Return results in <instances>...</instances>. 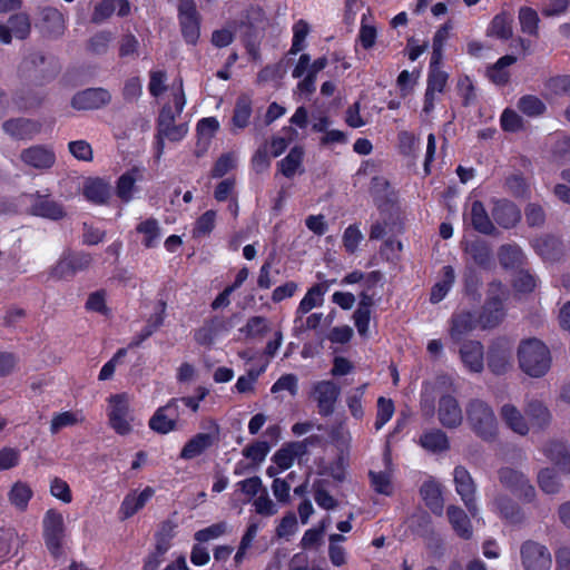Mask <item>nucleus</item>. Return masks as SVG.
Segmentation results:
<instances>
[{
    "label": "nucleus",
    "instance_id": "nucleus-1",
    "mask_svg": "<svg viewBox=\"0 0 570 570\" xmlns=\"http://www.w3.org/2000/svg\"><path fill=\"white\" fill-rule=\"evenodd\" d=\"M169 100L161 105L156 119V134L154 141V163L158 164L165 149V140L178 142L188 134L187 121H183L181 114L186 105L183 85L171 91Z\"/></svg>",
    "mask_w": 570,
    "mask_h": 570
},
{
    "label": "nucleus",
    "instance_id": "nucleus-2",
    "mask_svg": "<svg viewBox=\"0 0 570 570\" xmlns=\"http://www.w3.org/2000/svg\"><path fill=\"white\" fill-rule=\"evenodd\" d=\"M465 420L470 430L483 441H493L498 435L499 424L492 406L484 400L474 397L466 402Z\"/></svg>",
    "mask_w": 570,
    "mask_h": 570
},
{
    "label": "nucleus",
    "instance_id": "nucleus-3",
    "mask_svg": "<svg viewBox=\"0 0 570 570\" xmlns=\"http://www.w3.org/2000/svg\"><path fill=\"white\" fill-rule=\"evenodd\" d=\"M520 368L531 377H542L551 366V354L547 345L538 338H527L518 347Z\"/></svg>",
    "mask_w": 570,
    "mask_h": 570
},
{
    "label": "nucleus",
    "instance_id": "nucleus-4",
    "mask_svg": "<svg viewBox=\"0 0 570 570\" xmlns=\"http://www.w3.org/2000/svg\"><path fill=\"white\" fill-rule=\"evenodd\" d=\"M509 289L499 281L489 284L487 299L479 316L483 328L498 326L505 316L504 302L509 298Z\"/></svg>",
    "mask_w": 570,
    "mask_h": 570
},
{
    "label": "nucleus",
    "instance_id": "nucleus-5",
    "mask_svg": "<svg viewBox=\"0 0 570 570\" xmlns=\"http://www.w3.org/2000/svg\"><path fill=\"white\" fill-rule=\"evenodd\" d=\"M42 537L47 549L53 557L61 554L66 538L65 519L61 512L49 509L42 519Z\"/></svg>",
    "mask_w": 570,
    "mask_h": 570
},
{
    "label": "nucleus",
    "instance_id": "nucleus-6",
    "mask_svg": "<svg viewBox=\"0 0 570 570\" xmlns=\"http://www.w3.org/2000/svg\"><path fill=\"white\" fill-rule=\"evenodd\" d=\"M108 416L110 425L117 433L124 435L130 432L132 416L127 394H115L109 397Z\"/></svg>",
    "mask_w": 570,
    "mask_h": 570
},
{
    "label": "nucleus",
    "instance_id": "nucleus-7",
    "mask_svg": "<svg viewBox=\"0 0 570 570\" xmlns=\"http://www.w3.org/2000/svg\"><path fill=\"white\" fill-rule=\"evenodd\" d=\"M340 394L341 389L333 381L324 380L313 384L311 396L316 402L321 416H330L334 413Z\"/></svg>",
    "mask_w": 570,
    "mask_h": 570
},
{
    "label": "nucleus",
    "instance_id": "nucleus-8",
    "mask_svg": "<svg viewBox=\"0 0 570 570\" xmlns=\"http://www.w3.org/2000/svg\"><path fill=\"white\" fill-rule=\"evenodd\" d=\"M178 18L181 35L187 43L195 45L200 35V18L193 0H180Z\"/></svg>",
    "mask_w": 570,
    "mask_h": 570
},
{
    "label": "nucleus",
    "instance_id": "nucleus-9",
    "mask_svg": "<svg viewBox=\"0 0 570 570\" xmlns=\"http://www.w3.org/2000/svg\"><path fill=\"white\" fill-rule=\"evenodd\" d=\"M453 481L455 491L465 508L472 517H475L479 511L475 500L476 484L466 468L463 465L455 466L453 470Z\"/></svg>",
    "mask_w": 570,
    "mask_h": 570
},
{
    "label": "nucleus",
    "instance_id": "nucleus-10",
    "mask_svg": "<svg viewBox=\"0 0 570 570\" xmlns=\"http://www.w3.org/2000/svg\"><path fill=\"white\" fill-rule=\"evenodd\" d=\"M499 480L505 488L517 493L527 502H532L537 497L534 487L521 471L512 468H502L499 470Z\"/></svg>",
    "mask_w": 570,
    "mask_h": 570
},
{
    "label": "nucleus",
    "instance_id": "nucleus-11",
    "mask_svg": "<svg viewBox=\"0 0 570 570\" xmlns=\"http://www.w3.org/2000/svg\"><path fill=\"white\" fill-rule=\"evenodd\" d=\"M520 553L524 570H549L551 567L549 550L538 542L525 541L521 546Z\"/></svg>",
    "mask_w": 570,
    "mask_h": 570
},
{
    "label": "nucleus",
    "instance_id": "nucleus-12",
    "mask_svg": "<svg viewBox=\"0 0 570 570\" xmlns=\"http://www.w3.org/2000/svg\"><path fill=\"white\" fill-rule=\"evenodd\" d=\"M149 426L153 431L160 434L179 430L183 423L180 421V412L178 411L177 402H168L165 406L159 407L150 417Z\"/></svg>",
    "mask_w": 570,
    "mask_h": 570
},
{
    "label": "nucleus",
    "instance_id": "nucleus-13",
    "mask_svg": "<svg viewBox=\"0 0 570 570\" xmlns=\"http://www.w3.org/2000/svg\"><path fill=\"white\" fill-rule=\"evenodd\" d=\"M92 257L87 253H69L63 255L52 268V276L57 279H70L77 273L87 269Z\"/></svg>",
    "mask_w": 570,
    "mask_h": 570
},
{
    "label": "nucleus",
    "instance_id": "nucleus-14",
    "mask_svg": "<svg viewBox=\"0 0 570 570\" xmlns=\"http://www.w3.org/2000/svg\"><path fill=\"white\" fill-rule=\"evenodd\" d=\"M20 159L26 166L39 171H45L55 165L56 154L47 146L35 145L23 149L20 153Z\"/></svg>",
    "mask_w": 570,
    "mask_h": 570
},
{
    "label": "nucleus",
    "instance_id": "nucleus-15",
    "mask_svg": "<svg viewBox=\"0 0 570 570\" xmlns=\"http://www.w3.org/2000/svg\"><path fill=\"white\" fill-rule=\"evenodd\" d=\"M438 419L446 429L459 428L464 419L459 401L451 394L442 395L438 402Z\"/></svg>",
    "mask_w": 570,
    "mask_h": 570
},
{
    "label": "nucleus",
    "instance_id": "nucleus-16",
    "mask_svg": "<svg viewBox=\"0 0 570 570\" xmlns=\"http://www.w3.org/2000/svg\"><path fill=\"white\" fill-rule=\"evenodd\" d=\"M111 95L104 88H88L73 95L71 106L76 110H92L107 106Z\"/></svg>",
    "mask_w": 570,
    "mask_h": 570
},
{
    "label": "nucleus",
    "instance_id": "nucleus-17",
    "mask_svg": "<svg viewBox=\"0 0 570 570\" xmlns=\"http://www.w3.org/2000/svg\"><path fill=\"white\" fill-rule=\"evenodd\" d=\"M478 323L479 320H476L471 312L461 311L454 313L451 317L449 330L451 340L455 343H460L466 335L475 330Z\"/></svg>",
    "mask_w": 570,
    "mask_h": 570
},
{
    "label": "nucleus",
    "instance_id": "nucleus-18",
    "mask_svg": "<svg viewBox=\"0 0 570 570\" xmlns=\"http://www.w3.org/2000/svg\"><path fill=\"white\" fill-rule=\"evenodd\" d=\"M492 217L498 225L508 229L520 222L521 213L513 203L499 199L493 203Z\"/></svg>",
    "mask_w": 570,
    "mask_h": 570
},
{
    "label": "nucleus",
    "instance_id": "nucleus-19",
    "mask_svg": "<svg viewBox=\"0 0 570 570\" xmlns=\"http://www.w3.org/2000/svg\"><path fill=\"white\" fill-rule=\"evenodd\" d=\"M460 358L464 366L473 373H480L483 370V346L478 341L464 342L459 350Z\"/></svg>",
    "mask_w": 570,
    "mask_h": 570
},
{
    "label": "nucleus",
    "instance_id": "nucleus-20",
    "mask_svg": "<svg viewBox=\"0 0 570 570\" xmlns=\"http://www.w3.org/2000/svg\"><path fill=\"white\" fill-rule=\"evenodd\" d=\"M10 28L0 23V41L10 43L12 40L11 32L18 39H26L31 30L29 16L26 13H18L9 19Z\"/></svg>",
    "mask_w": 570,
    "mask_h": 570
},
{
    "label": "nucleus",
    "instance_id": "nucleus-21",
    "mask_svg": "<svg viewBox=\"0 0 570 570\" xmlns=\"http://www.w3.org/2000/svg\"><path fill=\"white\" fill-rule=\"evenodd\" d=\"M500 416L503 423L514 433L525 436L530 426L521 411L513 404H503L500 409Z\"/></svg>",
    "mask_w": 570,
    "mask_h": 570
},
{
    "label": "nucleus",
    "instance_id": "nucleus-22",
    "mask_svg": "<svg viewBox=\"0 0 570 570\" xmlns=\"http://www.w3.org/2000/svg\"><path fill=\"white\" fill-rule=\"evenodd\" d=\"M6 134L14 139H31L40 131V125L33 120L17 118L3 122Z\"/></svg>",
    "mask_w": 570,
    "mask_h": 570
},
{
    "label": "nucleus",
    "instance_id": "nucleus-23",
    "mask_svg": "<svg viewBox=\"0 0 570 570\" xmlns=\"http://www.w3.org/2000/svg\"><path fill=\"white\" fill-rule=\"evenodd\" d=\"M469 216L470 223L476 232L484 235H494L497 233V228L482 202H472Z\"/></svg>",
    "mask_w": 570,
    "mask_h": 570
},
{
    "label": "nucleus",
    "instance_id": "nucleus-24",
    "mask_svg": "<svg viewBox=\"0 0 570 570\" xmlns=\"http://www.w3.org/2000/svg\"><path fill=\"white\" fill-rule=\"evenodd\" d=\"M385 470L380 472L370 471L368 476L371 485L376 493L384 495H392L393 483H392V468L391 456L389 452L384 454Z\"/></svg>",
    "mask_w": 570,
    "mask_h": 570
},
{
    "label": "nucleus",
    "instance_id": "nucleus-25",
    "mask_svg": "<svg viewBox=\"0 0 570 570\" xmlns=\"http://www.w3.org/2000/svg\"><path fill=\"white\" fill-rule=\"evenodd\" d=\"M325 293L326 287H324L322 284H315L314 286H312L307 291L305 296L302 298L296 308L294 324L301 322V316H304L314 307L322 306L324 303Z\"/></svg>",
    "mask_w": 570,
    "mask_h": 570
},
{
    "label": "nucleus",
    "instance_id": "nucleus-26",
    "mask_svg": "<svg viewBox=\"0 0 570 570\" xmlns=\"http://www.w3.org/2000/svg\"><path fill=\"white\" fill-rule=\"evenodd\" d=\"M420 445L431 452L441 453L450 449V441L445 432L440 429L424 431L419 440Z\"/></svg>",
    "mask_w": 570,
    "mask_h": 570
},
{
    "label": "nucleus",
    "instance_id": "nucleus-27",
    "mask_svg": "<svg viewBox=\"0 0 570 570\" xmlns=\"http://www.w3.org/2000/svg\"><path fill=\"white\" fill-rule=\"evenodd\" d=\"M31 210L37 216L53 220L60 219L66 215L62 205L49 196L38 195L32 203Z\"/></svg>",
    "mask_w": 570,
    "mask_h": 570
},
{
    "label": "nucleus",
    "instance_id": "nucleus-28",
    "mask_svg": "<svg viewBox=\"0 0 570 570\" xmlns=\"http://www.w3.org/2000/svg\"><path fill=\"white\" fill-rule=\"evenodd\" d=\"M138 347L139 342L135 341L130 343L127 347L118 350L117 353L112 356V358L102 366L99 373V380H109L114 375L116 366L120 364L125 357L128 356L129 360H139Z\"/></svg>",
    "mask_w": 570,
    "mask_h": 570
},
{
    "label": "nucleus",
    "instance_id": "nucleus-29",
    "mask_svg": "<svg viewBox=\"0 0 570 570\" xmlns=\"http://www.w3.org/2000/svg\"><path fill=\"white\" fill-rule=\"evenodd\" d=\"M544 455L564 473H570V452L562 442H548L542 449Z\"/></svg>",
    "mask_w": 570,
    "mask_h": 570
},
{
    "label": "nucleus",
    "instance_id": "nucleus-30",
    "mask_svg": "<svg viewBox=\"0 0 570 570\" xmlns=\"http://www.w3.org/2000/svg\"><path fill=\"white\" fill-rule=\"evenodd\" d=\"M8 501L14 510L24 512L33 497L31 487L23 481H17L8 491Z\"/></svg>",
    "mask_w": 570,
    "mask_h": 570
},
{
    "label": "nucleus",
    "instance_id": "nucleus-31",
    "mask_svg": "<svg viewBox=\"0 0 570 570\" xmlns=\"http://www.w3.org/2000/svg\"><path fill=\"white\" fill-rule=\"evenodd\" d=\"M493 507L510 523H521L524 520L520 507L508 495H498L493 501Z\"/></svg>",
    "mask_w": 570,
    "mask_h": 570
},
{
    "label": "nucleus",
    "instance_id": "nucleus-32",
    "mask_svg": "<svg viewBox=\"0 0 570 570\" xmlns=\"http://www.w3.org/2000/svg\"><path fill=\"white\" fill-rule=\"evenodd\" d=\"M304 149L301 146L293 147L287 156L278 161L277 167L282 175L286 178L294 177L297 173L302 174L303 169Z\"/></svg>",
    "mask_w": 570,
    "mask_h": 570
},
{
    "label": "nucleus",
    "instance_id": "nucleus-33",
    "mask_svg": "<svg viewBox=\"0 0 570 570\" xmlns=\"http://www.w3.org/2000/svg\"><path fill=\"white\" fill-rule=\"evenodd\" d=\"M215 441L210 433H198L194 435L183 448L180 458L185 460L194 459L209 449Z\"/></svg>",
    "mask_w": 570,
    "mask_h": 570
},
{
    "label": "nucleus",
    "instance_id": "nucleus-34",
    "mask_svg": "<svg viewBox=\"0 0 570 570\" xmlns=\"http://www.w3.org/2000/svg\"><path fill=\"white\" fill-rule=\"evenodd\" d=\"M446 515L455 533L463 538L469 539L472 535L471 522L463 509L458 505H449Z\"/></svg>",
    "mask_w": 570,
    "mask_h": 570
},
{
    "label": "nucleus",
    "instance_id": "nucleus-35",
    "mask_svg": "<svg viewBox=\"0 0 570 570\" xmlns=\"http://www.w3.org/2000/svg\"><path fill=\"white\" fill-rule=\"evenodd\" d=\"M463 250L470 255L473 262L479 266L487 268L491 265L492 250L487 242L482 239L465 242Z\"/></svg>",
    "mask_w": 570,
    "mask_h": 570
},
{
    "label": "nucleus",
    "instance_id": "nucleus-36",
    "mask_svg": "<svg viewBox=\"0 0 570 570\" xmlns=\"http://www.w3.org/2000/svg\"><path fill=\"white\" fill-rule=\"evenodd\" d=\"M420 494L430 510L438 515L443 512V499L438 482L430 480L422 484Z\"/></svg>",
    "mask_w": 570,
    "mask_h": 570
},
{
    "label": "nucleus",
    "instance_id": "nucleus-37",
    "mask_svg": "<svg viewBox=\"0 0 570 570\" xmlns=\"http://www.w3.org/2000/svg\"><path fill=\"white\" fill-rule=\"evenodd\" d=\"M43 29L51 37H60L66 30L63 14L56 8L47 7L41 11Z\"/></svg>",
    "mask_w": 570,
    "mask_h": 570
},
{
    "label": "nucleus",
    "instance_id": "nucleus-38",
    "mask_svg": "<svg viewBox=\"0 0 570 570\" xmlns=\"http://www.w3.org/2000/svg\"><path fill=\"white\" fill-rule=\"evenodd\" d=\"M20 547L21 539L14 529H0V564L17 554Z\"/></svg>",
    "mask_w": 570,
    "mask_h": 570
},
{
    "label": "nucleus",
    "instance_id": "nucleus-39",
    "mask_svg": "<svg viewBox=\"0 0 570 570\" xmlns=\"http://www.w3.org/2000/svg\"><path fill=\"white\" fill-rule=\"evenodd\" d=\"M111 187L101 178L88 179L83 186L85 197L95 204H105L110 197Z\"/></svg>",
    "mask_w": 570,
    "mask_h": 570
},
{
    "label": "nucleus",
    "instance_id": "nucleus-40",
    "mask_svg": "<svg viewBox=\"0 0 570 570\" xmlns=\"http://www.w3.org/2000/svg\"><path fill=\"white\" fill-rule=\"evenodd\" d=\"M253 111V102L248 95H240L235 102L232 117L233 127L244 129L248 126Z\"/></svg>",
    "mask_w": 570,
    "mask_h": 570
},
{
    "label": "nucleus",
    "instance_id": "nucleus-41",
    "mask_svg": "<svg viewBox=\"0 0 570 570\" xmlns=\"http://www.w3.org/2000/svg\"><path fill=\"white\" fill-rule=\"evenodd\" d=\"M515 61L517 58L511 55L501 57L495 63L488 67V78L495 85H507L510 79V72L508 71V67L513 65Z\"/></svg>",
    "mask_w": 570,
    "mask_h": 570
},
{
    "label": "nucleus",
    "instance_id": "nucleus-42",
    "mask_svg": "<svg viewBox=\"0 0 570 570\" xmlns=\"http://www.w3.org/2000/svg\"><path fill=\"white\" fill-rule=\"evenodd\" d=\"M513 17L508 12H501L492 19L488 35L507 40L512 37Z\"/></svg>",
    "mask_w": 570,
    "mask_h": 570
},
{
    "label": "nucleus",
    "instance_id": "nucleus-43",
    "mask_svg": "<svg viewBox=\"0 0 570 570\" xmlns=\"http://www.w3.org/2000/svg\"><path fill=\"white\" fill-rule=\"evenodd\" d=\"M537 482L542 492L557 494L562 488L558 472L553 468H543L538 472Z\"/></svg>",
    "mask_w": 570,
    "mask_h": 570
},
{
    "label": "nucleus",
    "instance_id": "nucleus-44",
    "mask_svg": "<svg viewBox=\"0 0 570 570\" xmlns=\"http://www.w3.org/2000/svg\"><path fill=\"white\" fill-rule=\"evenodd\" d=\"M330 481L318 479L313 482V495L317 505L325 510H333L337 507L338 502L328 492Z\"/></svg>",
    "mask_w": 570,
    "mask_h": 570
},
{
    "label": "nucleus",
    "instance_id": "nucleus-45",
    "mask_svg": "<svg viewBox=\"0 0 570 570\" xmlns=\"http://www.w3.org/2000/svg\"><path fill=\"white\" fill-rule=\"evenodd\" d=\"M525 256L517 245H503L499 249V262L504 268H518L524 264Z\"/></svg>",
    "mask_w": 570,
    "mask_h": 570
},
{
    "label": "nucleus",
    "instance_id": "nucleus-46",
    "mask_svg": "<svg viewBox=\"0 0 570 570\" xmlns=\"http://www.w3.org/2000/svg\"><path fill=\"white\" fill-rule=\"evenodd\" d=\"M525 412L532 423L540 429H544L551 421V414L548 407L539 400H531L525 405Z\"/></svg>",
    "mask_w": 570,
    "mask_h": 570
},
{
    "label": "nucleus",
    "instance_id": "nucleus-47",
    "mask_svg": "<svg viewBox=\"0 0 570 570\" xmlns=\"http://www.w3.org/2000/svg\"><path fill=\"white\" fill-rule=\"evenodd\" d=\"M443 272V278L442 281L438 282L431 291L430 301L432 303H439L441 302L446 294L449 293L450 288L452 287L454 281H455V273L452 266L448 265L442 268Z\"/></svg>",
    "mask_w": 570,
    "mask_h": 570
},
{
    "label": "nucleus",
    "instance_id": "nucleus-48",
    "mask_svg": "<svg viewBox=\"0 0 570 570\" xmlns=\"http://www.w3.org/2000/svg\"><path fill=\"white\" fill-rule=\"evenodd\" d=\"M303 454V444L291 443L279 449L274 455L273 461L279 470H286L292 466L296 456Z\"/></svg>",
    "mask_w": 570,
    "mask_h": 570
},
{
    "label": "nucleus",
    "instance_id": "nucleus-49",
    "mask_svg": "<svg viewBox=\"0 0 570 570\" xmlns=\"http://www.w3.org/2000/svg\"><path fill=\"white\" fill-rule=\"evenodd\" d=\"M519 23L521 31L529 36L537 37L539 32V16L535 10L529 7H521L519 10Z\"/></svg>",
    "mask_w": 570,
    "mask_h": 570
},
{
    "label": "nucleus",
    "instance_id": "nucleus-50",
    "mask_svg": "<svg viewBox=\"0 0 570 570\" xmlns=\"http://www.w3.org/2000/svg\"><path fill=\"white\" fill-rule=\"evenodd\" d=\"M175 535V524L170 521L163 522L155 533V548L157 554H165L170 548V542Z\"/></svg>",
    "mask_w": 570,
    "mask_h": 570
},
{
    "label": "nucleus",
    "instance_id": "nucleus-51",
    "mask_svg": "<svg viewBox=\"0 0 570 570\" xmlns=\"http://www.w3.org/2000/svg\"><path fill=\"white\" fill-rule=\"evenodd\" d=\"M327 63L328 61L327 58L325 57L317 58L316 60H314L313 63H311L309 55L303 53L301 55L295 68L293 69L292 76L294 78H302L305 75L308 67H312L314 69V72H320L324 68H326Z\"/></svg>",
    "mask_w": 570,
    "mask_h": 570
},
{
    "label": "nucleus",
    "instance_id": "nucleus-52",
    "mask_svg": "<svg viewBox=\"0 0 570 570\" xmlns=\"http://www.w3.org/2000/svg\"><path fill=\"white\" fill-rule=\"evenodd\" d=\"M139 176L140 170L137 167L120 176V178L118 179L117 191L118 196L122 200L127 202L131 198L135 181L139 178Z\"/></svg>",
    "mask_w": 570,
    "mask_h": 570
},
{
    "label": "nucleus",
    "instance_id": "nucleus-53",
    "mask_svg": "<svg viewBox=\"0 0 570 570\" xmlns=\"http://www.w3.org/2000/svg\"><path fill=\"white\" fill-rule=\"evenodd\" d=\"M517 106L520 111L529 117H538L547 109L544 102L537 96L532 95L521 97Z\"/></svg>",
    "mask_w": 570,
    "mask_h": 570
},
{
    "label": "nucleus",
    "instance_id": "nucleus-54",
    "mask_svg": "<svg viewBox=\"0 0 570 570\" xmlns=\"http://www.w3.org/2000/svg\"><path fill=\"white\" fill-rule=\"evenodd\" d=\"M365 389L366 384L358 386L351 391L346 396V405L351 412V415L356 420H361L364 416L362 401L365 393Z\"/></svg>",
    "mask_w": 570,
    "mask_h": 570
},
{
    "label": "nucleus",
    "instance_id": "nucleus-55",
    "mask_svg": "<svg viewBox=\"0 0 570 570\" xmlns=\"http://www.w3.org/2000/svg\"><path fill=\"white\" fill-rule=\"evenodd\" d=\"M82 417L77 412H70L66 411L62 413L55 414L51 424H50V432L52 434L58 433L60 430L76 425L77 423L81 422Z\"/></svg>",
    "mask_w": 570,
    "mask_h": 570
},
{
    "label": "nucleus",
    "instance_id": "nucleus-56",
    "mask_svg": "<svg viewBox=\"0 0 570 570\" xmlns=\"http://www.w3.org/2000/svg\"><path fill=\"white\" fill-rule=\"evenodd\" d=\"M309 33V24L301 19L293 26V42L289 49L291 55H297L305 48V39Z\"/></svg>",
    "mask_w": 570,
    "mask_h": 570
},
{
    "label": "nucleus",
    "instance_id": "nucleus-57",
    "mask_svg": "<svg viewBox=\"0 0 570 570\" xmlns=\"http://www.w3.org/2000/svg\"><path fill=\"white\" fill-rule=\"evenodd\" d=\"M364 236L357 225H350L343 233L342 243L346 253L354 254Z\"/></svg>",
    "mask_w": 570,
    "mask_h": 570
},
{
    "label": "nucleus",
    "instance_id": "nucleus-58",
    "mask_svg": "<svg viewBox=\"0 0 570 570\" xmlns=\"http://www.w3.org/2000/svg\"><path fill=\"white\" fill-rule=\"evenodd\" d=\"M165 311L166 303L164 301H157L153 304V311L149 315L148 325L145 326V338L151 335L163 325Z\"/></svg>",
    "mask_w": 570,
    "mask_h": 570
},
{
    "label": "nucleus",
    "instance_id": "nucleus-59",
    "mask_svg": "<svg viewBox=\"0 0 570 570\" xmlns=\"http://www.w3.org/2000/svg\"><path fill=\"white\" fill-rule=\"evenodd\" d=\"M167 73L164 70H150L149 72V83L148 90L149 94L159 98L165 91H167Z\"/></svg>",
    "mask_w": 570,
    "mask_h": 570
},
{
    "label": "nucleus",
    "instance_id": "nucleus-60",
    "mask_svg": "<svg viewBox=\"0 0 570 570\" xmlns=\"http://www.w3.org/2000/svg\"><path fill=\"white\" fill-rule=\"evenodd\" d=\"M142 505V491L135 490L122 501L119 513L121 519L131 517Z\"/></svg>",
    "mask_w": 570,
    "mask_h": 570
},
{
    "label": "nucleus",
    "instance_id": "nucleus-61",
    "mask_svg": "<svg viewBox=\"0 0 570 570\" xmlns=\"http://www.w3.org/2000/svg\"><path fill=\"white\" fill-rule=\"evenodd\" d=\"M399 148L402 155L415 157L420 140L412 132L402 130L397 135Z\"/></svg>",
    "mask_w": 570,
    "mask_h": 570
},
{
    "label": "nucleus",
    "instance_id": "nucleus-62",
    "mask_svg": "<svg viewBox=\"0 0 570 570\" xmlns=\"http://www.w3.org/2000/svg\"><path fill=\"white\" fill-rule=\"evenodd\" d=\"M216 212H205L195 223L193 234L195 237L207 236L215 227Z\"/></svg>",
    "mask_w": 570,
    "mask_h": 570
},
{
    "label": "nucleus",
    "instance_id": "nucleus-63",
    "mask_svg": "<svg viewBox=\"0 0 570 570\" xmlns=\"http://www.w3.org/2000/svg\"><path fill=\"white\" fill-rule=\"evenodd\" d=\"M546 88L556 96L570 97V75L551 77L546 82Z\"/></svg>",
    "mask_w": 570,
    "mask_h": 570
},
{
    "label": "nucleus",
    "instance_id": "nucleus-64",
    "mask_svg": "<svg viewBox=\"0 0 570 570\" xmlns=\"http://www.w3.org/2000/svg\"><path fill=\"white\" fill-rule=\"evenodd\" d=\"M253 505L256 513L263 517H272L278 511L276 504L269 498L267 489L263 490V492L253 500Z\"/></svg>",
    "mask_w": 570,
    "mask_h": 570
}]
</instances>
